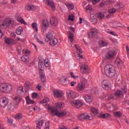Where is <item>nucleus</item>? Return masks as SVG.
Returning <instances> with one entry per match:
<instances>
[{
	"label": "nucleus",
	"mask_w": 129,
	"mask_h": 129,
	"mask_svg": "<svg viewBox=\"0 0 129 129\" xmlns=\"http://www.w3.org/2000/svg\"><path fill=\"white\" fill-rule=\"evenodd\" d=\"M104 72L107 77H114L116 74L115 67L111 64H107L104 68Z\"/></svg>",
	"instance_id": "obj_1"
},
{
	"label": "nucleus",
	"mask_w": 129,
	"mask_h": 129,
	"mask_svg": "<svg viewBox=\"0 0 129 129\" xmlns=\"http://www.w3.org/2000/svg\"><path fill=\"white\" fill-rule=\"evenodd\" d=\"M0 90L5 93H10L13 90V86L7 83H3L0 86Z\"/></svg>",
	"instance_id": "obj_2"
},
{
	"label": "nucleus",
	"mask_w": 129,
	"mask_h": 129,
	"mask_svg": "<svg viewBox=\"0 0 129 129\" xmlns=\"http://www.w3.org/2000/svg\"><path fill=\"white\" fill-rule=\"evenodd\" d=\"M80 81L81 82L78 84V86L76 87V89L78 91H82V90H84V89H85L86 82H87V80L83 77L81 78Z\"/></svg>",
	"instance_id": "obj_3"
},
{
	"label": "nucleus",
	"mask_w": 129,
	"mask_h": 129,
	"mask_svg": "<svg viewBox=\"0 0 129 129\" xmlns=\"http://www.w3.org/2000/svg\"><path fill=\"white\" fill-rule=\"evenodd\" d=\"M123 93H126V91H123V90H122V91L117 90L114 94H112L109 96L106 97L105 100H107L108 99H113L114 96L118 98L120 96V95L123 94Z\"/></svg>",
	"instance_id": "obj_4"
},
{
	"label": "nucleus",
	"mask_w": 129,
	"mask_h": 129,
	"mask_svg": "<svg viewBox=\"0 0 129 129\" xmlns=\"http://www.w3.org/2000/svg\"><path fill=\"white\" fill-rule=\"evenodd\" d=\"M75 48H76L77 50V53L78 54L76 55V57L77 60H81V59H83V56L80 55V54H82V50H81V48H80V46L78 44H75L74 45Z\"/></svg>",
	"instance_id": "obj_5"
},
{
	"label": "nucleus",
	"mask_w": 129,
	"mask_h": 129,
	"mask_svg": "<svg viewBox=\"0 0 129 129\" xmlns=\"http://www.w3.org/2000/svg\"><path fill=\"white\" fill-rule=\"evenodd\" d=\"M9 104V99L3 97L0 99V105L2 107H6Z\"/></svg>",
	"instance_id": "obj_6"
},
{
	"label": "nucleus",
	"mask_w": 129,
	"mask_h": 129,
	"mask_svg": "<svg viewBox=\"0 0 129 129\" xmlns=\"http://www.w3.org/2000/svg\"><path fill=\"white\" fill-rule=\"evenodd\" d=\"M48 27H49V21L47 20H43L41 24V29L42 31L46 32L47 29H48Z\"/></svg>",
	"instance_id": "obj_7"
},
{
	"label": "nucleus",
	"mask_w": 129,
	"mask_h": 129,
	"mask_svg": "<svg viewBox=\"0 0 129 129\" xmlns=\"http://www.w3.org/2000/svg\"><path fill=\"white\" fill-rule=\"evenodd\" d=\"M72 104L75 105L77 107H81L83 105V101L75 100L71 102Z\"/></svg>",
	"instance_id": "obj_8"
},
{
	"label": "nucleus",
	"mask_w": 129,
	"mask_h": 129,
	"mask_svg": "<svg viewBox=\"0 0 129 129\" xmlns=\"http://www.w3.org/2000/svg\"><path fill=\"white\" fill-rule=\"evenodd\" d=\"M88 71H89V67L87 64H84L81 67V72L83 74L87 73Z\"/></svg>",
	"instance_id": "obj_9"
},
{
	"label": "nucleus",
	"mask_w": 129,
	"mask_h": 129,
	"mask_svg": "<svg viewBox=\"0 0 129 129\" xmlns=\"http://www.w3.org/2000/svg\"><path fill=\"white\" fill-rule=\"evenodd\" d=\"M4 40L5 43L8 45H14V44H16V41L13 39L5 37Z\"/></svg>",
	"instance_id": "obj_10"
},
{
	"label": "nucleus",
	"mask_w": 129,
	"mask_h": 129,
	"mask_svg": "<svg viewBox=\"0 0 129 129\" xmlns=\"http://www.w3.org/2000/svg\"><path fill=\"white\" fill-rule=\"evenodd\" d=\"M47 105H48V110L51 111V112L52 115H56V116H58V114L59 113V112L58 111V109L50 107V106H49V104H47Z\"/></svg>",
	"instance_id": "obj_11"
},
{
	"label": "nucleus",
	"mask_w": 129,
	"mask_h": 129,
	"mask_svg": "<svg viewBox=\"0 0 129 129\" xmlns=\"http://www.w3.org/2000/svg\"><path fill=\"white\" fill-rule=\"evenodd\" d=\"M90 20L94 25L97 24V18H96V15L91 14L90 16Z\"/></svg>",
	"instance_id": "obj_12"
},
{
	"label": "nucleus",
	"mask_w": 129,
	"mask_h": 129,
	"mask_svg": "<svg viewBox=\"0 0 129 129\" xmlns=\"http://www.w3.org/2000/svg\"><path fill=\"white\" fill-rule=\"evenodd\" d=\"M115 55V51L110 50L105 55V57L106 59H111V58L114 57Z\"/></svg>",
	"instance_id": "obj_13"
},
{
	"label": "nucleus",
	"mask_w": 129,
	"mask_h": 129,
	"mask_svg": "<svg viewBox=\"0 0 129 129\" xmlns=\"http://www.w3.org/2000/svg\"><path fill=\"white\" fill-rule=\"evenodd\" d=\"M53 95L55 97H62L63 96V92L59 90H54L53 91Z\"/></svg>",
	"instance_id": "obj_14"
},
{
	"label": "nucleus",
	"mask_w": 129,
	"mask_h": 129,
	"mask_svg": "<svg viewBox=\"0 0 129 129\" xmlns=\"http://www.w3.org/2000/svg\"><path fill=\"white\" fill-rule=\"evenodd\" d=\"M97 34V29H96V28H92L88 32L89 38H91V37H94V36H95V35H96Z\"/></svg>",
	"instance_id": "obj_15"
},
{
	"label": "nucleus",
	"mask_w": 129,
	"mask_h": 129,
	"mask_svg": "<svg viewBox=\"0 0 129 129\" xmlns=\"http://www.w3.org/2000/svg\"><path fill=\"white\" fill-rule=\"evenodd\" d=\"M46 4L49 8H51L52 11H54L55 9H56V7L55 6V4L54 3V1L53 0H46Z\"/></svg>",
	"instance_id": "obj_16"
},
{
	"label": "nucleus",
	"mask_w": 129,
	"mask_h": 129,
	"mask_svg": "<svg viewBox=\"0 0 129 129\" xmlns=\"http://www.w3.org/2000/svg\"><path fill=\"white\" fill-rule=\"evenodd\" d=\"M43 123H44V120L43 119L40 118L38 119L36 122V129H41L43 126Z\"/></svg>",
	"instance_id": "obj_17"
},
{
	"label": "nucleus",
	"mask_w": 129,
	"mask_h": 129,
	"mask_svg": "<svg viewBox=\"0 0 129 129\" xmlns=\"http://www.w3.org/2000/svg\"><path fill=\"white\" fill-rule=\"evenodd\" d=\"M102 86L104 89L108 90L109 89V82L107 80H104L102 82Z\"/></svg>",
	"instance_id": "obj_18"
},
{
	"label": "nucleus",
	"mask_w": 129,
	"mask_h": 129,
	"mask_svg": "<svg viewBox=\"0 0 129 129\" xmlns=\"http://www.w3.org/2000/svg\"><path fill=\"white\" fill-rule=\"evenodd\" d=\"M67 94L69 98H75L76 97V93L71 90L67 91Z\"/></svg>",
	"instance_id": "obj_19"
},
{
	"label": "nucleus",
	"mask_w": 129,
	"mask_h": 129,
	"mask_svg": "<svg viewBox=\"0 0 129 129\" xmlns=\"http://www.w3.org/2000/svg\"><path fill=\"white\" fill-rule=\"evenodd\" d=\"M12 98L15 102V105H19L20 104V102H21V100H22V98H21L20 96H15Z\"/></svg>",
	"instance_id": "obj_20"
},
{
	"label": "nucleus",
	"mask_w": 129,
	"mask_h": 129,
	"mask_svg": "<svg viewBox=\"0 0 129 129\" xmlns=\"http://www.w3.org/2000/svg\"><path fill=\"white\" fill-rule=\"evenodd\" d=\"M44 66L43 60L39 59L38 61V68L40 70L41 72H44Z\"/></svg>",
	"instance_id": "obj_21"
},
{
	"label": "nucleus",
	"mask_w": 129,
	"mask_h": 129,
	"mask_svg": "<svg viewBox=\"0 0 129 129\" xmlns=\"http://www.w3.org/2000/svg\"><path fill=\"white\" fill-rule=\"evenodd\" d=\"M50 23L52 27H56L58 25V20L56 18H51L50 20Z\"/></svg>",
	"instance_id": "obj_22"
},
{
	"label": "nucleus",
	"mask_w": 129,
	"mask_h": 129,
	"mask_svg": "<svg viewBox=\"0 0 129 129\" xmlns=\"http://www.w3.org/2000/svg\"><path fill=\"white\" fill-rule=\"evenodd\" d=\"M84 99L87 103H91L93 101V98L90 95H85L84 97Z\"/></svg>",
	"instance_id": "obj_23"
},
{
	"label": "nucleus",
	"mask_w": 129,
	"mask_h": 129,
	"mask_svg": "<svg viewBox=\"0 0 129 129\" xmlns=\"http://www.w3.org/2000/svg\"><path fill=\"white\" fill-rule=\"evenodd\" d=\"M79 118L81 120H83V119H89V118H90V116H89L87 113L81 114L79 116Z\"/></svg>",
	"instance_id": "obj_24"
},
{
	"label": "nucleus",
	"mask_w": 129,
	"mask_h": 129,
	"mask_svg": "<svg viewBox=\"0 0 129 129\" xmlns=\"http://www.w3.org/2000/svg\"><path fill=\"white\" fill-rule=\"evenodd\" d=\"M54 38V36H53V34L51 33H48L46 34V38L45 39V42H48L49 41H51V40H52Z\"/></svg>",
	"instance_id": "obj_25"
},
{
	"label": "nucleus",
	"mask_w": 129,
	"mask_h": 129,
	"mask_svg": "<svg viewBox=\"0 0 129 129\" xmlns=\"http://www.w3.org/2000/svg\"><path fill=\"white\" fill-rule=\"evenodd\" d=\"M58 44V39L53 37L52 39L49 42V44L50 46H54Z\"/></svg>",
	"instance_id": "obj_26"
},
{
	"label": "nucleus",
	"mask_w": 129,
	"mask_h": 129,
	"mask_svg": "<svg viewBox=\"0 0 129 129\" xmlns=\"http://www.w3.org/2000/svg\"><path fill=\"white\" fill-rule=\"evenodd\" d=\"M40 76L41 82H43V83L46 82V76H45L44 72H40Z\"/></svg>",
	"instance_id": "obj_27"
},
{
	"label": "nucleus",
	"mask_w": 129,
	"mask_h": 129,
	"mask_svg": "<svg viewBox=\"0 0 129 129\" xmlns=\"http://www.w3.org/2000/svg\"><path fill=\"white\" fill-rule=\"evenodd\" d=\"M68 35H69V41L72 43L73 41H74V34L72 33L71 32H68Z\"/></svg>",
	"instance_id": "obj_28"
},
{
	"label": "nucleus",
	"mask_w": 129,
	"mask_h": 129,
	"mask_svg": "<svg viewBox=\"0 0 129 129\" xmlns=\"http://www.w3.org/2000/svg\"><path fill=\"white\" fill-rule=\"evenodd\" d=\"M98 44L100 47H106L108 45V43L104 40L99 41Z\"/></svg>",
	"instance_id": "obj_29"
},
{
	"label": "nucleus",
	"mask_w": 129,
	"mask_h": 129,
	"mask_svg": "<svg viewBox=\"0 0 129 129\" xmlns=\"http://www.w3.org/2000/svg\"><path fill=\"white\" fill-rule=\"evenodd\" d=\"M67 114V111L64 110L62 111H61L60 112H58V114L57 115L58 117H63V116H65Z\"/></svg>",
	"instance_id": "obj_30"
},
{
	"label": "nucleus",
	"mask_w": 129,
	"mask_h": 129,
	"mask_svg": "<svg viewBox=\"0 0 129 129\" xmlns=\"http://www.w3.org/2000/svg\"><path fill=\"white\" fill-rule=\"evenodd\" d=\"M26 100L27 104H34V103H35V101L31 99V98H30V96H28L26 98Z\"/></svg>",
	"instance_id": "obj_31"
},
{
	"label": "nucleus",
	"mask_w": 129,
	"mask_h": 129,
	"mask_svg": "<svg viewBox=\"0 0 129 129\" xmlns=\"http://www.w3.org/2000/svg\"><path fill=\"white\" fill-rule=\"evenodd\" d=\"M91 111L94 114V115H97L98 114V109L93 107L91 108Z\"/></svg>",
	"instance_id": "obj_32"
},
{
	"label": "nucleus",
	"mask_w": 129,
	"mask_h": 129,
	"mask_svg": "<svg viewBox=\"0 0 129 129\" xmlns=\"http://www.w3.org/2000/svg\"><path fill=\"white\" fill-rule=\"evenodd\" d=\"M31 27L33 30H34V32L38 33V25H37V23H36L35 22L33 23L31 25Z\"/></svg>",
	"instance_id": "obj_33"
},
{
	"label": "nucleus",
	"mask_w": 129,
	"mask_h": 129,
	"mask_svg": "<svg viewBox=\"0 0 129 129\" xmlns=\"http://www.w3.org/2000/svg\"><path fill=\"white\" fill-rule=\"evenodd\" d=\"M111 116V115L110 114H108L107 113L105 114H101L100 115V117H101V118H109Z\"/></svg>",
	"instance_id": "obj_34"
},
{
	"label": "nucleus",
	"mask_w": 129,
	"mask_h": 129,
	"mask_svg": "<svg viewBox=\"0 0 129 129\" xmlns=\"http://www.w3.org/2000/svg\"><path fill=\"white\" fill-rule=\"evenodd\" d=\"M55 106L58 108V109H61V108H63L64 103L62 102H57L55 103Z\"/></svg>",
	"instance_id": "obj_35"
},
{
	"label": "nucleus",
	"mask_w": 129,
	"mask_h": 129,
	"mask_svg": "<svg viewBox=\"0 0 129 129\" xmlns=\"http://www.w3.org/2000/svg\"><path fill=\"white\" fill-rule=\"evenodd\" d=\"M2 28L3 29H8L10 27V25H9V22H8V21H5L3 22L2 25Z\"/></svg>",
	"instance_id": "obj_36"
},
{
	"label": "nucleus",
	"mask_w": 129,
	"mask_h": 129,
	"mask_svg": "<svg viewBox=\"0 0 129 129\" xmlns=\"http://www.w3.org/2000/svg\"><path fill=\"white\" fill-rule=\"evenodd\" d=\"M115 13H116V9L115 8H110L108 10L109 15H113V14H115Z\"/></svg>",
	"instance_id": "obj_37"
},
{
	"label": "nucleus",
	"mask_w": 129,
	"mask_h": 129,
	"mask_svg": "<svg viewBox=\"0 0 129 129\" xmlns=\"http://www.w3.org/2000/svg\"><path fill=\"white\" fill-rule=\"evenodd\" d=\"M21 60L25 62V63H27L29 62V56L27 55H24L22 57H21Z\"/></svg>",
	"instance_id": "obj_38"
},
{
	"label": "nucleus",
	"mask_w": 129,
	"mask_h": 129,
	"mask_svg": "<svg viewBox=\"0 0 129 129\" xmlns=\"http://www.w3.org/2000/svg\"><path fill=\"white\" fill-rule=\"evenodd\" d=\"M60 84L62 85H66L67 84V80L64 77H62L60 80Z\"/></svg>",
	"instance_id": "obj_39"
},
{
	"label": "nucleus",
	"mask_w": 129,
	"mask_h": 129,
	"mask_svg": "<svg viewBox=\"0 0 129 129\" xmlns=\"http://www.w3.org/2000/svg\"><path fill=\"white\" fill-rule=\"evenodd\" d=\"M17 21L19 23H21V24H23V25H27V23L25 22V20L23 19V18L21 17H17Z\"/></svg>",
	"instance_id": "obj_40"
},
{
	"label": "nucleus",
	"mask_w": 129,
	"mask_h": 129,
	"mask_svg": "<svg viewBox=\"0 0 129 129\" xmlns=\"http://www.w3.org/2000/svg\"><path fill=\"white\" fill-rule=\"evenodd\" d=\"M66 6L69 11H72L74 9V6L72 4L67 3Z\"/></svg>",
	"instance_id": "obj_41"
},
{
	"label": "nucleus",
	"mask_w": 129,
	"mask_h": 129,
	"mask_svg": "<svg viewBox=\"0 0 129 129\" xmlns=\"http://www.w3.org/2000/svg\"><path fill=\"white\" fill-rule=\"evenodd\" d=\"M115 8L117 9H122V8H124V5L121 3H119L115 5Z\"/></svg>",
	"instance_id": "obj_42"
},
{
	"label": "nucleus",
	"mask_w": 129,
	"mask_h": 129,
	"mask_svg": "<svg viewBox=\"0 0 129 129\" xmlns=\"http://www.w3.org/2000/svg\"><path fill=\"white\" fill-rule=\"evenodd\" d=\"M104 13H100L97 14V17L98 18L99 20H101L103 18H104Z\"/></svg>",
	"instance_id": "obj_43"
},
{
	"label": "nucleus",
	"mask_w": 129,
	"mask_h": 129,
	"mask_svg": "<svg viewBox=\"0 0 129 129\" xmlns=\"http://www.w3.org/2000/svg\"><path fill=\"white\" fill-rule=\"evenodd\" d=\"M23 31V28L22 27H19L18 28L16 29V34L17 35H21Z\"/></svg>",
	"instance_id": "obj_44"
},
{
	"label": "nucleus",
	"mask_w": 129,
	"mask_h": 129,
	"mask_svg": "<svg viewBox=\"0 0 129 129\" xmlns=\"http://www.w3.org/2000/svg\"><path fill=\"white\" fill-rule=\"evenodd\" d=\"M7 22L9 25V26H14V24H15V22H14V20H13L11 18H8L7 19Z\"/></svg>",
	"instance_id": "obj_45"
},
{
	"label": "nucleus",
	"mask_w": 129,
	"mask_h": 129,
	"mask_svg": "<svg viewBox=\"0 0 129 129\" xmlns=\"http://www.w3.org/2000/svg\"><path fill=\"white\" fill-rule=\"evenodd\" d=\"M114 115L116 117H120L122 115V113L120 111L114 112Z\"/></svg>",
	"instance_id": "obj_46"
},
{
	"label": "nucleus",
	"mask_w": 129,
	"mask_h": 129,
	"mask_svg": "<svg viewBox=\"0 0 129 129\" xmlns=\"http://www.w3.org/2000/svg\"><path fill=\"white\" fill-rule=\"evenodd\" d=\"M26 9L28 10V11H34L35 10V6L33 5L31 6H27L26 7Z\"/></svg>",
	"instance_id": "obj_47"
},
{
	"label": "nucleus",
	"mask_w": 129,
	"mask_h": 129,
	"mask_svg": "<svg viewBox=\"0 0 129 129\" xmlns=\"http://www.w3.org/2000/svg\"><path fill=\"white\" fill-rule=\"evenodd\" d=\"M23 118V115L21 113H18L15 116V119L19 120V119H22Z\"/></svg>",
	"instance_id": "obj_48"
},
{
	"label": "nucleus",
	"mask_w": 129,
	"mask_h": 129,
	"mask_svg": "<svg viewBox=\"0 0 129 129\" xmlns=\"http://www.w3.org/2000/svg\"><path fill=\"white\" fill-rule=\"evenodd\" d=\"M122 61L119 58H117L115 61V63L117 65V66H119L121 65Z\"/></svg>",
	"instance_id": "obj_49"
},
{
	"label": "nucleus",
	"mask_w": 129,
	"mask_h": 129,
	"mask_svg": "<svg viewBox=\"0 0 129 129\" xmlns=\"http://www.w3.org/2000/svg\"><path fill=\"white\" fill-rule=\"evenodd\" d=\"M89 3H92V5H97L98 4L100 0H88Z\"/></svg>",
	"instance_id": "obj_50"
},
{
	"label": "nucleus",
	"mask_w": 129,
	"mask_h": 129,
	"mask_svg": "<svg viewBox=\"0 0 129 129\" xmlns=\"http://www.w3.org/2000/svg\"><path fill=\"white\" fill-rule=\"evenodd\" d=\"M44 66L45 67H50V61H49V59H46L44 60Z\"/></svg>",
	"instance_id": "obj_51"
},
{
	"label": "nucleus",
	"mask_w": 129,
	"mask_h": 129,
	"mask_svg": "<svg viewBox=\"0 0 129 129\" xmlns=\"http://www.w3.org/2000/svg\"><path fill=\"white\" fill-rule=\"evenodd\" d=\"M17 92L18 94H20V93H22V92H24V88H23V87H20L17 89Z\"/></svg>",
	"instance_id": "obj_52"
},
{
	"label": "nucleus",
	"mask_w": 129,
	"mask_h": 129,
	"mask_svg": "<svg viewBox=\"0 0 129 129\" xmlns=\"http://www.w3.org/2000/svg\"><path fill=\"white\" fill-rule=\"evenodd\" d=\"M106 5H107V4L106 3V2L105 1H102L100 4H99V7L100 8H103V7H105V6H106Z\"/></svg>",
	"instance_id": "obj_53"
},
{
	"label": "nucleus",
	"mask_w": 129,
	"mask_h": 129,
	"mask_svg": "<svg viewBox=\"0 0 129 129\" xmlns=\"http://www.w3.org/2000/svg\"><path fill=\"white\" fill-rule=\"evenodd\" d=\"M70 75L72 78H74V79H77V78H78L79 77L78 76L75 75V74H74V73H73V72L70 73Z\"/></svg>",
	"instance_id": "obj_54"
},
{
	"label": "nucleus",
	"mask_w": 129,
	"mask_h": 129,
	"mask_svg": "<svg viewBox=\"0 0 129 129\" xmlns=\"http://www.w3.org/2000/svg\"><path fill=\"white\" fill-rule=\"evenodd\" d=\"M47 102H49V98H45L43 99L40 102V103H47Z\"/></svg>",
	"instance_id": "obj_55"
},
{
	"label": "nucleus",
	"mask_w": 129,
	"mask_h": 129,
	"mask_svg": "<svg viewBox=\"0 0 129 129\" xmlns=\"http://www.w3.org/2000/svg\"><path fill=\"white\" fill-rule=\"evenodd\" d=\"M68 20L71 21V22H73V21H74V15L73 14L69 15Z\"/></svg>",
	"instance_id": "obj_56"
},
{
	"label": "nucleus",
	"mask_w": 129,
	"mask_h": 129,
	"mask_svg": "<svg viewBox=\"0 0 129 129\" xmlns=\"http://www.w3.org/2000/svg\"><path fill=\"white\" fill-rule=\"evenodd\" d=\"M23 54H25V55H26L27 56H29L30 55V51L26 49H23Z\"/></svg>",
	"instance_id": "obj_57"
},
{
	"label": "nucleus",
	"mask_w": 129,
	"mask_h": 129,
	"mask_svg": "<svg viewBox=\"0 0 129 129\" xmlns=\"http://www.w3.org/2000/svg\"><path fill=\"white\" fill-rule=\"evenodd\" d=\"M11 70L13 71V72H14V73H17V72L19 71V70H18V69H17V68H16L15 67H11Z\"/></svg>",
	"instance_id": "obj_58"
},
{
	"label": "nucleus",
	"mask_w": 129,
	"mask_h": 129,
	"mask_svg": "<svg viewBox=\"0 0 129 129\" xmlns=\"http://www.w3.org/2000/svg\"><path fill=\"white\" fill-rule=\"evenodd\" d=\"M49 124H50V121H47L45 122V126L44 127V129H49Z\"/></svg>",
	"instance_id": "obj_59"
},
{
	"label": "nucleus",
	"mask_w": 129,
	"mask_h": 129,
	"mask_svg": "<svg viewBox=\"0 0 129 129\" xmlns=\"http://www.w3.org/2000/svg\"><path fill=\"white\" fill-rule=\"evenodd\" d=\"M13 119L9 117H7V122H8L9 124H12V123H13Z\"/></svg>",
	"instance_id": "obj_60"
},
{
	"label": "nucleus",
	"mask_w": 129,
	"mask_h": 129,
	"mask_svg": "<svg viewBox=\"0 0 129 129\" xmlns=\"http://www.w3.org/2000/svg\"><path fill=\"white\" fill-rule=\"evenodd\" d=\"M14 108H15V106L13 105H9L8 106V109H9V110H14Z\"/></svg>",
	"instance_id": "obj_61"
},
{
	"label": "nucleus",
	"mask_w": 129,
	"mask_h": 129,
	"mask_svg": "<svg viewBox=\"0 0 129 129\" xmlns=\"http://www.w3.org/2000/svg\"><path fill=\"white\" fill-rule=\"evenodd\" d=\"M38 93H33L32 96V98H33V99H35V98H37V97H38Z\"/></svg>",
	"instance_id": "obj_62"
},
{
	"label": "nucleus",
	"mask_w": 129,
	"mask_h": 129,
	"mask_svg": "<svg viewBox=\"0 0 129 129\" xmlns=\"http://www.w3.org/2000/svg\"><path fill=\"white\" fill-rule=\"evenodd\" d=\"M86 10L87 11H90V12H92V7H91V6H90V5H88L86 7Z\"/></svg>",
	"instance_id": "obj_63"
},
{
	"label": "nucleus",
	"mask_w": 129,
	"mask_h": 129,
	"mask_svg": "<svg viewBox=\"0 0 129 129\" xmlns=\"http://www.w3.org/2000/svg\"><path fill=\"white\" fill-rule=\"evenodd\" d=\"M108 34H110V35H113V36H117V34L115 33L114 32L110 31H107Z\"/></svg>",
	"instance_id": "obj_64"
}]
</instances>
